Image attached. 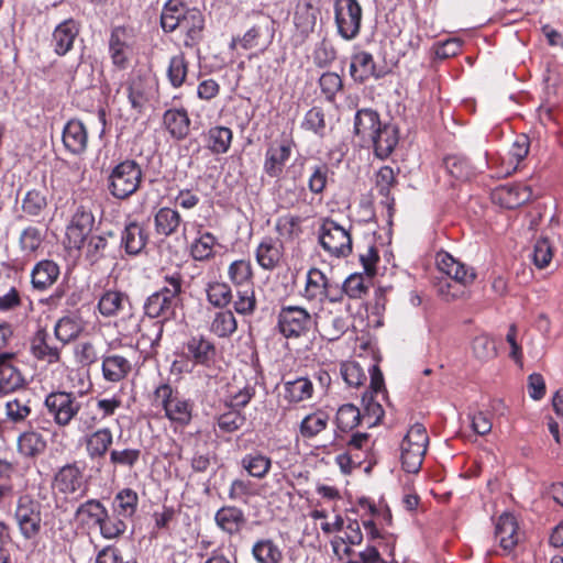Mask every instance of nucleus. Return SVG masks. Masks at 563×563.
<instances>
[{"label": "nucleus", "instance_id": "f257e3e1", "mask_svg": "<svg viewBox=\"0 0 563 563\" xmlns=\"http://www.w3.org/2000/svg\"><path fill=\"white\" fill-rule=\"evenodd\" d=\"M161 26L165 32L180 30L184 45L194 47L203 37L205 16L197 8H188L183 0H168L162 10Z\"/></svg>", "mask_w": 563, "mask_h": 563}, {"label": "nucleus", "instance_id": "f03ea898", "mask_svg": "<svg viewBox=\"0 0 563 563\" xmlns=\"http://www.w3.org/2000/svg\"><path fill=\"white\" fill-rule=\"evenodd\" d=\"M142 178L141 166L133 159H125L111 169L108 190L117 199H128L139 190Z\"/></svg>", "mask_w": 563, "mask_h": 563}, {"label": "nucleus", "instance_id": "7ed1b4c3", "mask_svg": "<svg viewBox=\"0 0 563 563\" xmlns=\"http://www.w3.org/2000/svg\"><path fill=\"white\" fill-rule=\"evenodd\" d=\"M154 404L161 406L173 422L187 426L191 420L192 404L168 384H162L155 389Z\"/></svg>", "mask_w": 563, "mask_h": 563}, {"label": "nucleus", "instance_id": "20e7f679", "mask_svg": "<svg viewBox=\"0 0 563 563\" xmlns=\"http://www.w3.org/2000/svg\"><path fill=\"white\" fill-rule=\"evenodd\" d=\"M44 407L57 427L66 428L78 416L81 404L71 391L55 390L46 395Z\"/></svg>", "mask_w": 563, "mask_h": 563}, {"label": "nucleus", "instance_id": "39448f33", "mask_svg": "<svg viewBox=\"0 0 563 563\" xmlns=\"http://www.w3.org/2000/svg\"><path fill=\"white\" fill-rule=\"evenodd\" d=\"M334 22L338 34L344 41L355 40L362 27L363 9L357 0H335Z\"/></svg>", "mask_w": 563, "mask_h": 563}, {"label": "nucleus", "instance_id": "423d86ee", "mask_svg": "<svg viewBox=\"0 0 563 563\" xmlns=\"http://www.w3.org/2000/svg\"><path fill=\"white\" fill-rule=\"evenodd\" d=\"M319 242L332 256L346 257L352 253L350 232L332 219H323L319 229Z\"/></svg>", "mask_w": 563, "mask_h": 563}, {"label": "nucleus", "instance_id": "0eeeda50", "mask_svg": "<svg viewBox=\"0 0 563 563\" xmlns=\"http://www.w3.org/2000/svg\"><path fill=\"white\" fill-rule=\"evenodd\" d=\"M312 323L310 313L299 306H283L277 316V328L286 339L306 335Z\"/></svg>", "mask_w": 563, "mask_h": 563}, {"label": "nucleus", "instance_id": "6e6552de", "mask_svg": "<svg viewBox=\"0 0 563 563\" xmlns=\"http://www.w3.org/2000/svg\"><path fill=\"white\" fill-rule=\"evenodd\" d=\"M14 519L21 536L26 540L34 539L42 528L41 505L29 495L20 496Z\"/></svg>", "mask_w": 563, "mask_h": 563}, {"label": "nucleus", "instance_id": "1a4fd4ad", "mask_svg": "<svg viewBox=\"0 0 563 563\" xmlns=\"http://www.w3.org/2000/svg\"><path fill=\"white\" fill-rule=\"evenodd\" d=\"M85 468L78 462L67 463L54 475L53 487L63 495H75L84 497L88 486L85 481Z\"/></svg>", "mask_w": 563, "mask_h": 563}, {"label": "nucleus", "instance_id": "9d476101", "mask_svg": "<svg viewBox=\"0 0 563 563\" xmlns=\"http://www.w3.org/2000/svg\"><path fill=\"white\" fill-rule=\"evenodd\" d=\"M181 298L174 297L163 290H157L150 295L144 302V313L151 319H162L159 323L158 338L162 335L163 321L170 320L176 314V309L180 305Z\"/></svg>", "mask_w": 563, "mask_h": 563}, {"label": "nucleus", "instance_id": "9b49d317", "mask_svg": "<svg viewBox=\"0 0 563 563\" xmlns=\"http://www.w3.org/2000/svg\"><path fill=\"white\" fill-rule=\"evenodd\" d=\"M118 251L119 249L112 232L102 235H91L86 244L85 258L90 265H97L103 261L114 262Z\"/></svg>", "mask_w": 563, "mask_h": 563}, {"label": "nucleus", "instance_id": "f8f14e48", "mask_svg": "<svg viewBox=\"0 0 563 563\" xmlns=\"http://www.w3.org/2000/svg\"><path fill=\"white\" fill-rule=\"evenodd\" d=\"M398 141V126L391 122H383L365 144L373 146L375 156L385 159L393 153Z\"/></svg>", "mask_w": 563, "mask_h": 563}, {"label": "nucleus", "instance_id": "ddd939ff", "mask_svg": "<svg viewBox=\"0 0 563 563\" xmlns=\"http://www.w3.org/2000/svg\"><path fill=\"white\" fill-rule=\"evenodd\" d=\"M14 353H0V396L14 393L26 385L21 371L13 365Z\"/></svg>", "mask_w": 563, "mask_h": 563}, {"label": "nucleus", "instance_id": "4468645a", "mask_svg": "<svg viewBox=\"0 0 563 563\" xmlns=\"http://www.w3.org/2000/svg\"><path fill=\"white\" fill-rule=\"evenodd\" d=\"M95 223V217L90 210L84 206H79L71 219L70 224L67 227V238L69 243L77 249H80L91 232Z\"/></svg>", "mask_w": 563, "mask_h": 563}, {"label": "nucleus", "instance_id": "2eb2a0df", "mask_svg": "<svg viewBox=\"0 0 563 563\" xmlns=\"http://www.w3.org/2000/svg\"><path fill=\"white\" fill-rule=\"evenodd\" d=\"M292 141L284 139L273 142L265 154L264 170L269 177L277 178L291 155Z\"/></svg>", "mask_w": 563, "mask_h": 563}, {"label": "nucleus", "instance_id": "dca6fc26", "mask_svg": "<svg viewBox=\"0 0 563 563\" xmlns=\"http://www.w3.org/2000/svg\"><path fill=\"white\" fill-rule=\"evenodd\" d=\"M132 34L124 26L112 29L109 38V52L113 64L120 68L126 66L129 56L132 52Z\"/></svg>", "mask_w": 563, "mask_h": 563}, {"label": "nucleus", "instance_id": "f3484780", "mask_svg": "<svg viewBox=\"0 0 563 563\" xmlns=\"http://www.w3.org/2000/svg\"><path fill=\"white\" fill-rule=\"evenodd\" d=\"M532 198V189L522 184H507L493 191V200L507 209H515Z\"/></svg>", "mask_w": 563, "mask_h": 563}, {"label": "nucleus", "instance_id": "a211bd4d", "mask_svg": "<svg viewBox=\"0 0 563 563\" xmlns=\"http://www.w3.org/2000/svg\"><path fill=\"white\" fill-rule=\"evenodd\" d=\"M437 265L441 272L451 277L455 283H460L464 286L473 283L476 277L473 268L466 267L446 252L437 254Z\"/></svg>", "mask_w": 563, "mask_h": 563}, {"label": "nucleus", "instance_id": "6ab92c4d", "mask_svg": "<svg viewBox=\"0 0 563 563\" xmlns=\"http://www.w3.org/2000/svg\"><path fill=\"white\" fill-rule=\"evenodd\" d=\"M148 242L146 229L137 223L130 222L121 232L120 246L124 249L130 256H136L142 253Z\"/></svg>", "mask_w": 563, "mask_h": 563}, {"label": "nucleus", "instance_id": "aec40b11", "mask_svg": "<svg viewBox=\"0 0 563 563\" xmlns=\"http://www.w3.org/2000/svg\"><path fill=\"white\" fill-rule=\"evenodd\" d=\"M62 347L52 343V338L45 329L37 330L31 341L33 356L48 364L59 362Z\"/></svg>", "mask_w": 563, "mask_h": 563}, {"label": "nucleus", "instance_id": "412c9836", "mask_svg": "<svg viewBox=\"0 0 563 563\" xmlns=\"http://www.w3.org/2000/svg\"><path fill=\"white\" fill-rule=\"evenodd\" d=\"M350 76L355 82L363 84L371 77H383V73L376 69V64L371 53L362 51L352 55Z\"/></svg>", "mask_w": 563, "mask_h": 563}, {"label": "nucleus", "instance_id": "4be33fe9", "mask_svg": "<svg viewBox=\"0 0 563 563\" xmlns=\"http://www.w3.org/2000/svg\"><path fill=\"white\" fill-rule=\"evenodd\" d=\"M78 34L79 24L75 20L67 19L59 23L53 32L54 52L59 56L67 54L73 48Z\"/></svg>", "mask_w": 563, "mask_h": 563}, {"label": "nucleus", "instance_id": "5701e85b", "mask_svg": "<svg viewBox=\"0 0 563 563\" xmlns=\"http://www.w3.org/2000/svg\"><path fill=\"white\" fill-rule=\"evenodd\" d=\"M318 0H299L294 13V23L302 34L313 32L320 15Z\"/></svg>", "mask_w": 563, "mask_h": 563}, {"label": "nucleus", "instance_id": "b1692460", "mask_svg": "<svg viewBox=\"0 0 563 563\" xmlns=\"http://www.w3.org/2000/svg\"><path fill=\"white\" fill-rule=\"evenodd\" d=\"M64 146L75 155L82 154L88 144V133L79 120H70L63 130Z\"/></svg>", "mask_w": 563, "mask_h": 563}, {"label": "nucleus", "instance_id": "393cba45", "mask_svg": "<svg viewBox=\"0 0 563 563\" xmlns=\"http://www.w3.org/2000/svg\"><path fill=\"white\" fill-rule=\"evenodd\" d=\"M495 538L504 551H511L519 542L518 523L510 514H503L496 523Z\"/></svg>", "mask_w": 563, "mask_h": 563}, {"label": "nucleus", "instance_id": "a878e982", "mask_svg": "<svg viewBox=\"0 0 563 563\" xmlns=\"http://www.w3.org/2000/svg\"><path fill=\"white\" fill-rule=\"evenodd\" d=\"M382 123L383 121H380L377 111L371 108H363L355 113L353 131L363 143H366Z\"/></svg>", "mask_w": 563, "mask_h": 563}, {"label": "nucleus", "instance_id": "bb28decb", "mask_svg": "<svg viewBox=\"0 0 563 563\" xmlns=\"http://www.w3.org/2000/svg\"><path fill=\"white\" fill-rule=\"evenodd\" d=\"M102 376L107 382L118 383L132 371L130 360L120 354H108L102 357Z\"/></svg>", "mask_w": 563, "mask_h": 563}, {"label": "nucleus", "instance_id": "cd10ccee", "mask_svg": "<svg viewBox=\"0 0 563 563\" xmlns=\"http://www.w3.org/2000/svg\"><path fill=\"white\" fill-rule=\"evenodd\" d=\"M217 526L230 536L239 533L244 527L246 519L242 509L235 506H223L214 516Z\"/></svg>", "mask_w": 563, "mask_h": 563}, {"label": "nucleus", "instance_id": "c85d7f7f", "mask_svg": "<svg viewBox=\"0 0 563 563\" xmlns=\"http://www.w3.org/2000/svg\"><path fill=\"white\" fill-rule=\"evenodd\" d=\"M112 443L113 434L109 428L92 431L85 438L86 452L91 460L103 457Z\"/></svg>", "mask_w": 563, "mask_h": 563}, {"label": "nucleus", "instance_id": "c756f323", "mask_svg": "<svg viewBox=\"0 0 563 563\" xmlns=\"http://www.w3.org/2000/svg\"><path fill=\"white\" fill-rule=\"evenodd\" d=\"M283 256V243L272 238H265L256 250L258 265L267 271L278 266Z\"/></svg>", "mask_w": 563, "mask_h": 563}, {"label": "nucleus", "instance_id": "7c9ffc66", "mask_svg": "<svg viewBox=\"0 0 563 563\" xmlns=\"http://www.w3.org/2000/svg\"><path fill=\"white\" fill-rule=\"evenodd\" d=\"M186 356L197 364L207 365L216 355L213 343L202 335L191 336L186 343Z\"/></svg>", "mask_w": 563, "mask_h": 563}, {"label": "nucleus", "instance_id": "2f4dec72", "mask_svg": "<svg viewBox=\"0 0 563 563\" xmlns=\"http://www.w3.org/2000/svg\"><path fill=\"white\" fill-rule=\"evenodd\" d=\"M163 123L176 140L185 139L189 133L190 119L185 109H169L163 115Z\"/></svg>", "mask_w": 563, "mask_h": 563}, {"label": "nucleus", "instance_id": "473e14b6", "mask_svg": "<svg viewBox=\"0 0 563 563\" xmlns=\"http://www.w3.org/2000/svg\"><path fill=\"white\" fill-rule=\"evenodd\" d=\"M58 275V265L53 261L43 260L34 266L31 282L35 289L44 290L56 282Z\"/></svg>", "mask_w": 563, "mask_h": 563}, {"label": "nucleus", "instance_id": "72a5a7b5", "mask_svg": "<svg viewBox=\"0 0 563 563\" xmlns=\"http://www.w3.org/2000/svg\"><path fill=\"white\" fill-rule=\"evenodd\" d=\"M75 518L81 525L99 527L103 519L107 518V508L98 499H88L78 506L75 511Z\"/></svg>", "mask_w": 563, "mask_h": 563}, {"label": "nucleus", "instance_id": "f704fd0d", "mask_svg": "<svg viewBox=\"0 0 563 563\" xmlns=\"http://www.w3.org/2000/svg\"><path fill=\"white\" fill-rule=\"evenodd\" d=\"M181 221L177 210L163 207L154 216L155 231L158 235L170 236L177 232Z\"/></svg>", "mask_w": 563, "mask_h": 563}, {"label": "nucleus", "instance_id": "c9c22d12", "mask_svg": "<svg viewBox=\"0 0 563 563\" xmlns=\"http://www.w3.org/2000/svg\"><path fill=\"white\" fill-rule=\"evenodd\" d=\"M46 449L45 438L36 431H25L18 438V452L24 457H36Z\"/></svg>", "mask_w": 563, "mask_h": 563}, {"label": "nucleus", "instance_id": "e433bc0d", "mask_svg": "<svg viewBox=\"0 0 563 563\" xmlns=\"http://www.w3.org/2000/svg\"><path fill=\"white\" fill-rule=\"evenodd\" d=\"M252 556L257 563H282V549L272 539H258L252 547Z\"/></svg>", "mask_w": 563, "mask_h": 563}, {"label": "nucleus", "instance_id": "4c0bfd02", "mask_svg": "<svg viewBox=\"0 0 563 563\" xmlns=\"http://www.w3.org/2000/svg\"><path fill=\"white\" fill-rule=\"evenodd\" d=\"M328 282V277L318 268L309 269L303 291V297L308 301L317 303L323 302V292Z\"/></svg>", "mask_w": 563, "mask_h": 563}, {"label": "nucleus", "instance_id": "58836bf2", "mask_svg": "<svg viewBox=\"0 0 563 563\" xmlns=\"http://www.w3.org/2000/svg\"><path fill=\"white\" fill-rule=\"evenodd\" d=\"M232 131L227 126H213L206 134V145L213 154H224L232 142Z\"/></svg>", "mask_w": 563, "mask_h": 563}, {"label": "nucleus", "instance_id": "ea45409f", "mask_svg": "<svg viewBox=\"0 0 563 563\" xmlns=\"http://www.w3.org/2000/svg\"><path fill=\"white\" fill-rule=\"evenodd\" d=\"M125 303H130L129 297L115 290L106 291L98 302V309L104 317H112L124 309Z\"/></svg>", "mask_w": 563, "mask_h": 563}, {"label": "nucleus", "instance_id": "a19ab883", "mask_svg": "<svg viewBox=\"0 0 563 563\" xmlns=\"http://www.w3.org/2000/svg\"><path fill=\"white\" fill-rule=\"evenodd\" d=\"M82 330L81 322L78 318L66 316L60 318L54 328V334L60 342L62 346L76 339Z\"/></svg>", "mask_w": 563, "mask_h": 563}, {"label": "nucleus", "instance_id": "79ce46f5", "mask_svg": "<svg viewBox=\"0 0 563 563\" xmlns=\"http://www.w3.org/2000/svg\"><path fill=\"white\" fill-rule=\"evenodd\" d=\"M139 496L131 488L120 490L114 497V511L123 518L132 517L137 508Z\"/></svg>", "mask_w": 563, "mask_h": 563}, {"label": "nucleus", "instance_id": "37998d69", "mask_svg": "<svg viewBox=\"0 0 563 563\" xmlns=\"http://www.w3.org/2000/svg\"><path fill=\"white\" fill-rule=\"evenodd\" d=\"M238 328L234 314L230 310L216 312L210 324V331L219 338H228L232 335Z\"/></svg>", "mask_w": 563, "mask_h": 563}, {"label": "nucleus", "instance_id": "c03bdc74", "mask_svg": "<svg viewBox=\"0 0 563 563\" xmlns=\"http://www.w3.org/2000/svg\"><path fill=\"white\" fill-rule=\"evenodd\" d=\"M284 387L285 398L291 402H299L310 398L313 390L312 383L306 377L286 382Z\"/></svg>", "mask_w": 563, "mask_h": 563}, {"label": "nucleus", "instance_id": "a18cd8bd", "mask_svg": "<svg viewBox=\"0 0 563 563\" xmlns=\"http://www.w3.org/2000/svg\"><path fill=\"white\" fill-rule=\"evenodd\" d=\"M328 421L329 416L323 411L310 413L306 416L300 423V434L302 438H313L327 428Z\"/></svg>", "mask_w": 563, "mask_h": 563}, {"label": "nucleus", "instance_id": "49530a36", "mask_svg": "<svg viewBox=\"0 0 563 563\" xmlns=\"http://www.w3.org/2000/svg\"><path fill=\"white\" fill-rule=\"evenodd\" d=\"M401 463L402 468L407 473H418L421 468L424 454L427 452L426 449H419L418 446H413L411 444H407L401 442Z\"/></svg>", "mask_w": 563, "mask_h": 563}, {"label": "nucleus", "instance_id": "de8ad7c7", "mask_svg": "<svg viewBox=\"0 0 563 563\" xmlns=\"http://www.w3.org/2000/svg\"><path fill=\"white\" fill-rule=\"evenodd\" d=\"M362 418L357 407L352 404H344L338 409L336 426L341 431L347 432L357 427Z\"/></svg>", "mask_w": 563, "mask_h": 563}, {"label": "nucleus", "instance_id": "09e8293b", "mask_svg": "<svg viewBox=\"0 0 563 563\" xmlns=\"http://www.w3.org/2000/svg\"><path fill=\"white\" fill-rule=\"evenodd\" d=\"M31 412V399L26 397H16L5 404V416L13 423L25 421Z\"/></svg>", "mask_w": 563, "mask_h": 563}, {"label": "nucleus", "instance_id": "8fccbe9b", "mask_svg": "<svg viewBox=\"0 0 563 563\" xmlns=\"http://www.w3.org/2000/svg\"><path fill=\"white\" fill-rule=\"evenodd\" d=\"M301 128L306 131H311L319 137H324L327 134V123L324 110L320 107L311 108L305 115Z\"/></svg>", "mask_w": 563, "mask_h": 563}, {"label": "nucleus", "instance_id": "3c124183", "mask_svg": "<svg viewBox=\"0 0 563 563\" xmlns=\"http://www.w3.org/2000/svg\"><path fill=\"white\" fill-rule=\"evenodd\" d=\"M141 459V450L133 448L112 449L109 461L114 467H124L132 470Z\"/></svg>", "mask_w": 563, "mask_h": 563}, {"label": "nucleus", "instance_id": "603ef678", "mask_svg": "<svg viewBox=\"0 0 563 563\" xmlns=\"http://www.w3.org/2000/svg\"><path fill=\"white\" fill-rule=\"evenodd\" d=\"M217 239L210 232H205L190 246V254L196 261H206L213 255Z\"/></svg>", "mask_w": 563, "mask_h": 563}, {"label": "nucleus", "instance_id": "864d4df0", "mask_svg": "<svg viewBox=\"0 0 563 563\" xmlns=\"http://www.w3.org/2000/svg\"><path fill=\"white\" fill-rule=\"evenodd\" d=\"M271 465V459L260 453L247 454L242 459V466L256 478H263L268 473Z\"/></svg>", "mask_w": 563, "mask_h": 563}, {"label": "nucleus", "instance_id": "5fc2aeb1", "mask_svg": "<svg viewBox=\"0 0 563 563\" xmlns=\"http://www.w3.org/2000/svg\"><path fill=\"white\" fill-rule=\"evenodd\" d=\"M47 207V198L44 191L29 190L22 199V210L32 217L40 216Z\"/></svg>", "mask_w": 563, "mask_h": 563}, {"label": "nucleus", "instance_id": "6e6d98bb", "mask_svg": "<svg viewBox=\"0 0 563 563\" xmlns=\"http://www.w3.org/2000/svg\"><path fill=\"white\" fill-rule=\"evenodd\" d=\"M207 298L212 306L224 308L232 300V291L230 286L225 283H210L207 287Z\"/></svg>", "mask_w": 563, "mask_h": 563}, {"label": "nucleus", "instance_id": "4d7b16f0", "mask_svg": "<svg viewBox=\"0 0 563 563\" xmlns=\"http://www.w3.org/2000/svg\"><path fill=\"white\" fill-rule=\"evenodd\" d=\"M346 329L347 324L345 318L331 316L323 321L320 333L323 339L335 341L345 333Z\"/></svg>", "mask_w": 563, "mask_h": 563}, {"label": "nucleus", "instance_id": "13d9d810", "mask_svg": "<svg viewBox=\"0 0 563 563\" xmlns=\"http://www.w3.org/2000/svg\"><path fill=\"white\" fill-rule=\"evenodd\" d=\"M187 68L188 64L183 54L175 55L170 58L167 76L175 88H178L184 84L187 76Z\"/></svg>", "mask_w": 563, "mask_h": 563}, {"label": "nucleus", "instance_id": "bf43d9fd", "mask_svg": "<svg viewBox=\"0 0 563 563\" xmlns=\"http://www.w3.org/2000/svg\"><path fill=\"white\" fill-rule=\"evenodd\" d=\"M44 235L42 231L33 225L25 228L19 238L20 249L24 253H33L38 250L43 242Z\"/></svg>", "mask_w": 563, "mask_h": 563}, {"label": "nucleus", "instance_id": "052dcab7", "mask_svg": "<svg viewBox=\"0 0 563 563\" xmlns=\"http://www.w3.org/2000/svg\"><path fill=\"white\" fill-rule=\"evenodd\" d=\"M311 173L308 179V187L312 194H322L327 187L330 168L327 164L321 163L310 168Z\"/></svg>", "mask_w": 563, "mask_h": 563}, {"label": "nucleus", "instance_id": "680f3d73", "mask_svg": "<svg viewBox=\"0 0 563 563\" xmlns=\"http://www.w3.org/2000/svg\"><path fill=\"white\" fill-rule=\"evenodd\" d=\"M246 421L245 416L239 410H229L217 419L219 429L225 433H232L241 429Z\"/></svg>", "mask_w": 563, "mask_h": 563}, {"label": "nucleus", "instance_id": "e2e57ef3", "mask_svg": "<svg viewBox=\"0 0 563 563\" xmlns=\"http://www.w3.org/2000/svg\"><path fill=\"white\" fill-rule=\"evenodd\" d=\"M128 98L131 107L141 113L148 100L144 82L141 78L133 79L128 87Z\"/></svg>", "mask_w": 563, "mask_h": 563}, {"label": "nucleus", "instance_id": "0e129e2a", "mask_svg": "<svg viewBox=\"0 0 563 563\" xmlns=\"http://www.w3.org/2000/svg\"><path fill=\"white\" fill-rule=\"evenodd\" d=\"M100 533L106 539H115L125 532L126 525L123 517H111L107 511V518L99 526Z\"/></svg>", "mask_w": 563, "mask_h": 563}, {"label": "nucleus", "instance_id": "69168bd1", "mask_svg": "<svg viewBox=\"0 0 563 563\" xmlns=\"http://www.w3.org/2000/svg\"><path fill=\"white\" fill-rule=\"evenodd\" d=\"M231 282L236 286H242L252 277L251 264L246 261H234L228 271Z\"/></svg>", "mask_w": 563, "mask_h": 563}, {"label": "nucleus", "instance_id": "338daca9", "mask_svg": "<svg viewBox=\"0 0 563 563\" xmlns=\"http://www.w3.org/2000/svg\"><path fill=\"white\" fill-rule=\"evenodd\" d=\"M473 353L476 358L486 361L496 356L495 343L487 335H478L473 340Z\"/></svg>", "mask_w": 563, "mask_h": 563}, {"label": "nucleus", "instance_id": "774afa93", "mask_svg": "<svg viewBox=\"0 0 563 563\" xmlns=\"http://www.w3.org/2000/svg\"><path fill=\"white\" fill-rule=\"evenodd\" d=\"M448 170L457 179H468L474 170L466 158L452 156L445 159Z\"/></svg>", "mask_w": 563, "mask_h": 563}]
</instances>
